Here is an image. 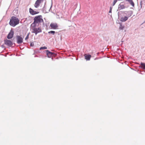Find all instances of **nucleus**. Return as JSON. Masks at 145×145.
Segmentation results:
<instances>
[{"label": "nucleus", "mask_w": 145, "mask_h": 145, "mask_svg": "<svg viewBox=\"0 0 145 145\" xmlns=\"http://www.w3.org/2000/svg\"><path fill=\"white\" fill-rule=\"evenodd\" d=\"M19 20L16 16H12L10 19L9 24L13 27L19 24Z\"/></svg>", "instance_id": "1"}, {"label": "nucleus", "mask_w": 145, "mask_h": 145, "mask_svg": "<svg viewBox=\"0 0 145 145\" xmlns=\"http://www.w3.org/2000/svg\"><path fill=\"white\" fill-rule=\"evenodd\" d=\"M43 22V20L42 19V16L41 15H38L35 16L34 18V22L31 24V25H35L36 24H39L41 22Z\"/></svg>", "instance_id": "2"}, {"label": "nucleus", "mask_w": 145, "mask_h": 145, "mask_svg": "<svg viewBox=\"0 0 145 145\" xmlns=\"http://www.w3.org/2000/svg\"><path fill=\"white\" fill-rule=\"evenodd\" d=\"M33 27V31L32 33H33L36 35L37 33L41 32L42 31L40 27L36 28L35 25H32Z\"/></svg>", "instance_id": "3"}, {"label": "nucleus", "mask_w": 145, "mask_h": 145, "mask_svg": "<svg viewBox=\"0 0 145 145\" xmlns=\"http://www.w3.org/2000/svg\"><path fill=\"white\" fill-rule=\"evenodd\" d=\"M4 44L8 46H11L12 45V42L7 39H5L4 40Z\"/></svg>", "instance_id": "4"}, {"label": "nucleus", "mask_w": 145, "mask_h": 145, "mask_svg": "<svg viewBox=\"0 0 145 145\" xmlns=\"http://www.w3.org/2000/svg\"><path fill=\"white\" fill-rule=\"evenodd\" d=\"M16 38L17 43L20 44L22 43L23 42V38L20 36H16Z\"/></svg>", "instance_id": "5"}, {"label": "nucleus", "mask_w": 145, "mask_h": 145, "mask_svg": "<svg viewBox=\"0 0 145 145\" xmlns=\"http://www.w3.org/2000/svg\"><path fill=\"white\" fill-rule=\"evenodd\" d=\"M43 0H37L35 1L34 4V7L36 8H37L43 2Z\"/></svg>", "instance_id": "6"}, {"label": "nucleus", "mask_w": 145, "mask_h": 145, "mask_svg": "<svg viewBox=\"0 0 145 145\" xmlns=\"http://www.w3.org/2000/svg\"><path fill=\"white\" fill-rule=\"evenodd\" d=\"M14 35V31L12 30H11L8 35H7V38L8 39H12L13 36Z\"/></svg>", "instance_id": "7"}, {"label": "nucleus", "mask_w": 145, "mask_h": 145, "mask_svg": "<svg viewBox=\"0 0 145 145\" xmlns=\"http://www.w3.org/2000/svg\"><path fill=\"white\" fill-rule=\"evenodd\" d=\"M50 27L53 29H56L57 28V24L56 23H52L50 24Z\"/></svg>", "instance_id": "8"}, {"label": "nucleus", "mask_w": 145, "mask_h": 145, "mask_svg": "<svg viewBox=\"0 0 145 145\" xmlns=\"http://www.w3.org/2000/svg\"><path fill=\"white\" fill-rule=\"evenodd\" d=\"M29 13H30V14L32 15H34L39 13L38 12L34 11L31 8H30L29 9Z\"/></svg>", "instance_id": "9"}, {"label": "nucleus", "mask_w": 145, "mask_h": 145, "mask_svg": "<svg viewBox=\"0 0 145 145\" xmlns=\"http://www.w3.org/2000/svg\"><path fill=\"white\" fill-rule=\"evenodd\" d=\"M123 3V2L121 3L119 5V6H118V9L120 10H123L125 8V7L124 6V5L122 4Z\"/></svg>", "instance_id": "10"}, {"label": "nucleus", "mask_w": 145, "mask_h": 145, "mask_svg": "<svg viewBox=\"0 0 145 145\" xmlns=\"http://www.w3.org/2000/svg\"><path fill=\"white\" fill-rule=\"evenodd\" d=\"M84 56L85 57V59L86 60L89 61L91 57V55H88L86 54H85L84 55Z\"/></svg>", "instance_id": "11"}, {"label": "nucleus", "mask_w": 145, "mask_h": 145, "mask_svg": "<svg viewBox=\"0 0 145 145\" xmlns=\"http://www.w3.org/2000/svg\"><path fill=\"white\" fill-rule=\"evenodd\" d=\"M46 52L47 53V55L48 57L50 58L52 56V55L53 54V53L49 51L48 50H46Z\"/></svg>", "instance_id": "12"}, {"label": "nucleus", "mask_w": 145, "mask_h": 145, "mask_svg": "<svg viewBox=\"0 0 145 145\" xmlns=\"http://www.w3.org/2000/svg\"><path fill=\"white\" fill-rule=\"evenodd\" d=\"M128 19V18L127 16L122 17L121 18L120 21L122 22H125Z\"/></svg>", "instance_id": "13"}, {"label": "nucleus", "mask_w": 145, "mask_h": 145, "mask_svg": "<svg viewBox=\"0 0 145 145\" xmlns=\"http://www.w3.org/2000/svg\"><path fill=\"white\" fill-rule=\"evenodd\" d=\"M127 1L131 5V6H133V7H134L135 6V4L134 3V2H133L132 0H125Z\"/></svg>", "instance_id": "14"}, {"label": "nucleus", "mask_w": 145, "mask_h": 145, "mask_svg": "<svg viewBox=\"0 0 145 145\" xmlns=\"http://www.w3.org/2000/svg\"><path fill=\"white\" fill-rule=\"evenodd\" d=\"M140 67L142 68L143 69L145 70V64L144 63H140Z\"/></svg>", "instance_id": "15"}, {"label": "nucleus", "mask_w": 145, "mask_h": 145, "mask_svg": "<svg viewBox=\"0 0 145 145\" xmlns=\"http://www.w3.org/2000/svg\"><path fill=\"white\" fill-rule=\"evenodd\" d=\"M124 28V26H123L121 24H120V26L119 29L120 30H123Z\"/></svg>", "instance_id": "16"}, {"label": "nucleus", "mask_w": 145, "mask_h": 145, "mask_svg": "<svg viewBox=\"0 0 145 145\" xmlns=\"http://www.w3.org/2000/svg\"><path fill=\"white\" fill-rule=\"evenodd\" d=\"M145 1V0H144ZM140 4L141 6H142V5H145V1L144 2L143 0H142L140 1Z\"/></svg>", "instance_id": "17"}, {"label": "nucleus", "mask_w": 145, "mask_h": 145, "mask_svg": "<svg viewBox=\"0 0 145 145\" xmlns=\"http://www.w3.org/2000/svg\"><path fill=\"white\" fill-rule=\"evenodd\" d=\"M48 33L52 34L53 35H54V33H55V31H49L48 32Z\"/></svg>", "instance_id": "18"}, {"label": "nucleus", "mask_w": 145, "mask_h": 145, "mask_svg": "<svg viewBox=\"0 0 145 145\" xmlns=\"http://www.w3.org/2000/svg\"><path fill=\"white\" fill-rule=\"evenodd\" d=\"M46 49H47V47H46V46L42 47H41L40 48V50H46Z\"/></svg>", "instance_id": "19"}, {"label": "nucleus", "mask_w": 145, "mask_h": 145, "mask_svg": "<svg viewBox=\"0 0 145 145\" xmlns=\"http://www.w3.org/2000/svg\"><path fill=\"white\" fill-rule=\"evenodd\" d=\"M29 33H28V34H27V36H26V37H25V40H27L28 39V38L29 37Z\"/></svg>", "instance_id": "20"}, {"label": "nucleus", "mask_w": 145, "mask_h": 145, "mask_svg": "<svg viewBox=\"0 0 145 145\" xmlns=\"http://www.w3.org/2000/svg\"><path fill=\"white\" fill-rule=\"evenodd\" d=\"M117 1V0H114L113 2V4H112V5L114 6L115 3H116Z\"/></svg>", "instance_id": "21"}, {"label": "nucleus", "mask_w": 145, "mask_h": 145, "mask_svg": "<svg viewBox=\"0 0 145 145\" xmlns=\"http://www.w3.org/2000/svg\"><path fill=\"white\" fill-rule=\"evenodd\" d=\"M112 7H110V11H109V13H111L112 12Z\"/></svg>", "instance_id": "22"}, {"label": "nucleus", "mask_w": 145, "mask_h": 145, "mask_svg": "<svg viewBox=\"0 0 145 145\" xmlns=\"http://www.w3.org/2000/svg\"><path fill=\"white\" fill-rule=\"evenodd\" d=\"M30 46H34V43L33 42H32L30 43Z\"/></svg>", "instance_id": "23"}]
</instances>
